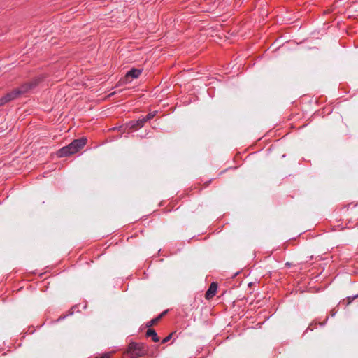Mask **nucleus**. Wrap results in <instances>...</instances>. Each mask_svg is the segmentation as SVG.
I'll return each mask as SVG.
<instances>
[{"label":"nucleus","mask_w":358,"mask_h":358,"mask_svg":"<svg viewBox=\"0 0 358 358\" xmlns=\"http://www.w3.org/2000/svg\"><path fill=\"white\" fill-rule=\"evenodd\" d=\"M86 143L87 139L85 138L76 139L69 145L59 149L57 155L59 157L70 156L82 149L85 145Z\"/></svg>","instance_id":"1"},{"label":"nucleus","mask_w":358,"mask_h":358,"mask_svg":"<svg viewBox=\"0 0 358 358\" xmlns=\"http://www.w3.org/2000/svg\"><path fill=\"white\" fill-rule=\"evenodd\" d=\"M128 349L129 352H131L135 358H138L145 355L148 352V347L142 343H131L129 345Z\"/></svg>","instance_id":"2"},{"label":"nucleus","mask_w":358,"mask_h":358,"mask_svg":"<svg viewBox=\"0 0 358 358\" xmlns=\"http://www.w3.org/2000/svg\"><path fill=\"white\" fill-rule=\"evenodd\" d=\"M41 81V78H36L34 81L27 83L22 85H21L19 88L15 89L11 92L13 95L14 99H17L20 95L27 92L29 90L35 87L39 82Z\"/></svg>","instance_id":"3"},{"label":"nucleus","mask_w":358,"mask_h":358,"mask_svg":"<svg viewBox=\"0 0 358 358\" xmlns=\"http://www.w3.org/2000/svg\"><path fill=\"white\" fill-rule=\"evenodd\" d=\"M141 73V69H132L125 75V82L130 83L134 78H137Z\"/></svg>","instance_id":"4"},{"label":"nucleus","mask_w":358,"mask_h":358,"mask_svg":"<svg viewBox=\"0 0 358 358\" xmlns=\"http://www.w3.org/2000/svg\"><path fill=\"white\" fill-rule=\"evenodd\" d=\"M217 284L216 282H212L208 288V289L206 291L205 294V297L206 299H212L217 291Z\"/></svg>","instance_id":"5"},{"label":"nucleus","mask_w":358,"mask_h":358,"mask_svg":"<svg viewBox=\"0 0 358 358\" xmlns=\"http://www.w3.org/2000/svg\"><path fill=\"white\" fill-rule=\"evenodd\" d=\"M14 99L13 95L10 92L0 99V106Z\"/></svg>","instance_id":"6"},{"label":"nucleus","mask_w":358,"mask_h":358,"mask_svg":"<svg viewBox=\"0 0 358 358\" xmlns=\"http://www.w3.org/2000/svg\"><path fill=\"white\" fill-rule=\"evenodd\" d=\"M147 336H151L154 342L159 341V337L157 336L155 330L153 329H148L146 332Z\"/></svg>","instance_id":"7"},{"label":"nucleus","mask_w":358,"mask_h":358,"mask_svg":"<svg viewBox=\"0 0 358 358\" xmlns=\"http://www.w3.org/2000/svg\"><path fill=\"white\" fill-rule=\"evenodd\" d=\"M148 122L147 120H145V117H143L141 119H138L135 123H134L133 124H131V128H135V129H137V128H141L142 127L144 124Z\"/></svg>","instance_id":"8"},{"label":"nucleus","mask_w":358,"mask_h":358,"mask_svg":"<svg viewBox=\"0 0 358 358\" xmlns=\"http://www.w3.org/2000/svg\"><path fill=\"white\" fill-rule=\"evenodd\" d=\"M162 319V315H159L156 318L152 319L150 322H148L146 324L148 327L155 325L160 320Z\"/></svg>","instance_id":"9"},{"label":"nucleus","mask_w":358,"mask_h":358,"mask_svg":"<svg viewBox=\"0 0 358 358\" xmlns=\"http://www.w3.org/2000/svg\"><path fill=\"white\" fill-rule=\"evenodd\" d=\"M123 358H135L134 355L129 352V350L127 349V350L123 354Z\"/></svg>","instance_id":"10"},{"label":"nucleus","mask_w":358,"mask_h":358,"mask_svg":"<svg viewBox=\"0 0 358 358\" xmlns=\"http://www.w3.org/2000/svg\"><path fill=\"white\" fill-rule=\"evenodd\" d=\"M173 333H171L170 334L169 336H167L166 338H164L163 340H162V343H165L168 341H169L171 340V338H172V336H173Z\"/></svg>","instance_id":"11"},{"label":"nucleus","mask_w":358,"mask_h":358,"mask_svg":"<svg viewBox=\"0 0 358 358\" xmlns=\"http://www.w3.org/2000/svg\"><path fill=\"white\" fill-rule=\"evenodd\" d=\"M155 114L152 113L148 114L146 116H145V120L148 121V120L152 119L155 117Z\"/></svg>","instance_id":"12"},{"label":"nucleus","mask_w":358,"mask_h":358,"mask_svg":"<svg viewBox=\"0 0 358 358\" xmlns=\"http://www.w3.org/2000/svg\"><path fill=\"white\" fill-rule=\"evenodd\" d=\"M166 313V311H164L159 315H162V318L165 315Z\"/></svg>","instance_id":"13"},{"label":"nucleus","mask_w":358,"mask_h":358,"mask_svg":"<svg viewBox=\"0 0 358 358\" xmlns=\"http://www.w3.org/2000/svg\"><path fill=\"white\" fill-rule=\"evenodd\" d=\"M285 264L289 266L291 265V264L289 262H287Z\"/></svg>","instance_id":"14"}]
</instances>
